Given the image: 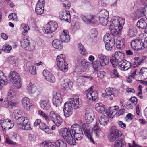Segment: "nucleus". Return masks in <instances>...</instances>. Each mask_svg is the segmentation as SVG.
<instances>
[{"instance_id":"680f3d73","label":"nucleus","mask_w":147,"mask_h":147,"mask_svg":"<svg viewBox=\"0 0 147 147\" xmlns=\"http://www.w3.org/2000/svg\"><path fill=\"white\" fill-rule=\"evenodd\" d=\"M66 141L68 144L71 145H74L76 144V141L71 135V136L69 137L66 140Z\"/></svg>"},{"instance_id":"8fccbe9b","label":"nucleus","mask_w":147,"mask_h":147,"mask_svg":"<svg viewBox=\"0 0 147 147\" xmlns=\"http://www.w3.org/2000/svg\"><path fill=\"white\" fill-rule=\"evenodd\" d=\"M108 18H98V20L97 21L96 20V22H97L98 23L103 26H105L107 24L108 22Z\"/></svg>"},{"instance_id":"603ef678","label":"nucleus","mask_w":147,"mask_h":147,"mask_svg":"<svg viewBox=\"0 0 147 147\" xmlns=\"http://www.w3.org/2000/svg\"><path fill=\"white\" fill-rule=\"evenodd\" d=\"M72 134L74 136V138L77 140H81L83 136L82 131H80V132H77Z\"/></svg>"},{"instance_id":"de8ad7c7","label":"nucleus","mask_w":147,"mask_h":147,"mask_svg":"<svg viewBox=\"0 0 147 147\" xmlns=\"http://www.w3.org/2000/svg\"><path fill=\"white\" fill-rule=\"evenodd\" d=\"M119 140H117L115 141L114 144L115 147H121L124 145V139L122 138H119Z\"/></svg>"},{"instance_id":"338daca9","label":"nucleus","mask_w":147,"mask_h":147,"mask_svg":"<svg viewBox=\"0 0 147 147\" xmlns=\"http://www.w3.org/2000/svg\"><path fill=\"white\" fill-rule=\"evenodd\" d=\"M8 18L9 20H12L15 21H17L18 20L17 16L15 13L9 14L8 16Z\"/></svg>"},{"instance_id":"c03bdc74","label":"nucleus","mask_w":147,"mask_h":147,"mask_svg":"<svg viewBox=\"0 0 147 147\" xmlns=\"http://www.w3.org/2000/svg\"><path fill=\"white\" fill-rule=\"evenodd\" d=\"M26 66L28 67V66L29 68L28 69L31 72V74L32 75H34L36 73V67L35 66L32 65L31 63L29 62L26 64Z\"/></svg>"},{"instance_id":"423d86ee","label":"nucleus","mask_w":147,"mask_h":147,"mask_svg":"<svg viewBox=\"0 0 147 147\" xmlns=\"http://www.w3.org/2000/svg\"><path fill=\"white\" fill-rule=\"evenodd\" d=\"M49 116L51 120L57 126H59L62 122V119L60 115L53 111H50Z\"/></svg>"},{"instance_id":"393cba45","label":"nucleus","mask_w":147,"mask_h":147,"mask_svg":"<svg viewBox=\"0 0 147 147\" xmlns=\"http://www.w3.org/2000/svg\"><path fill=\"white\" fill-rule=\"evenodd\" d=\"M137 26L140 28L145 29L147 26V18L140 19L137 22Z\"/></svg>"},{"instance_id":"774afa93","label":"nucleus","mask_w":147,"mask_h":147,"mask_svg":"<svg viewBox=\"0 0 147 147\" xmlns=\"http://www.w3.org/2000/svg\"><path fill=\"white\" fill-rule=\"evenodd\" d=\"M61 65V68H59V69L63 72L67 71L68 70V64L67 63H64L63 65Z\"/></svg>"},{"instance_id":"f8f14e48","label":"nucleus","mask_w":147,"mask_h":147,"mask_svg":"<svg viewBox=\"0 0 147 147\" xmlns=\"http://www.w3.org/2000/svg\"><path fill=\"white\" fill-rule=\"evenodd\" d=\"M93 88V86H92L87 90L86 96L88 99L95 101L98 98V94L96 91H92Z\"/></svg>"},{"instance_id":"49530a36","label":"nucleus","mask_w":147,"mask_h":147,"mask_svg":"<svg viewBox=\"0 0 147 147\" xmlns=\"http://www.w3.org/2000/svg\"><path fill=\"white\" fill-rule=\"evenodd\" d=\"M1 83L4 85H7V82L3 72L0 70V84Z\"/></svg>"},{"instance_id":"a19ab883","label":"nucleus","mask_w":147,"mask_h":147,"mask_svg":"<svg viewBox=\"0 0 147 147\" xmlns=\"http://www.w3.org/2000/svg\"><path fill=\"white\" fill-rule=\"evenodd\" d=\"M55 144L57 147H67L65 142L61 139L57 140Z\"/></svg>"},{"instance_id":"f03ea898","label":"nucleus","mask_w":147,"mask_h":147,"mask_svg":"<svg viewBox=\"0 0 147 147\" xmlns=\"http://www.w3.org/2000/svg\"><path fill=\"white\" fill-rule=\"evenodd\" d=\"M26 90L30 95L34 98L40 95L43 92V89L41 87L35 85L31 82L29 83L26 87Z\"/></svg>"},{"instance_id":"5701e85b","label":"nucleus","mask_w":147,"mask_h":147,"mask_svg":"<svg viewBox=\"0 0 147 147\" xmlns=\"http://www.w3.org/2000/svg\"><path fill=\"white\" fill-rule=\"evenodd\" d=\"M73 85V82L69 79H66L64 80L62 87L64 90L68 91L71 90Z\"/></svg>"},{"instance_id":"ddd939ff","label":"nucleus","mask_w":147,"mask_h":147,"mask_svg":"<svg viewBox=\"0 0 147 147\" xmlns=\"http://www.w3.org/2000/svg\"><path fill=\"white\" fill-rule=\"evenodd\" d=\"M22 104L23 107L28 111L34 107V105L30 100L27 97H23L21 100Z\"/></svg>"},{"instance_id":"412c9836","label":"nucleus","mask_w":147,"mask_h":147,"mask_svg":"<svg viewBox=\"0 0 147 147\" xmlns=\"http://www.w3.org/2000/svg\"><path fill=\"white\" fill-rule=\"evenodd\" d=\"M43 76L46 80L51 83H54L55 82V78L49 71L44 70L43 72Z\"/></svg>"},{"instance_id":"20e7f679","label":"nucleus","mask_w":147,"mask_h":147,"mask_svg":"<svg viewBox=\"0 0 147 147\" xmlns=\"http://www.w3.org/2000/svg\"><path fill=\"white\" fill-rule=\"evenodd\" d=\"M145 6L140 7L138 4H134L131 8V12H135L134 16L136 18H140L145 16Z\"/></svg>"},{"instance_id":"a211bd4d","label":"nucleus","mask_w":147,"mask_h":147,"mask_svg":"<svg viewBox=\"0 0 147 147\" xmlns=\"http://www.w3.org/2000/svg\"><path fill=\"white\" fill-rule=\"evenodd\" d=\"M44 0H38L36 6L35 11L38 15H41L44 12Z\"/></svg>"},{"instance_id":"69168bd1","label":"nucleus","mask_w":147,"mask_h":147,"mask_svg":"<svg viewBox=\"0 0 147 147\" xmlns=\"http://www.w3.org/2000/svg\"><path fill=\"white\" fill-rule=\"evenodd\" d=\"M144 59L143 58H141L139 60V61H134L133 63V67L135 68L141 64L143 62Z\"/></svg>"},{"instance_id":"052dcab7","label":"nucleus","mask_w":147,"mask_h":147,"mask_svg":"<svg viewBox=\"0 0 147 147\" xmlns=\"http://www.w3.org/2000/svg\"><path fill=\"white\" fill-rule=\"evenodd\" d=\"M38 113L40 115L45 118L47 122L50 121V119L49 117L42 111L41 110H39Z\"/></svg>"},{"instance_id":"1a4fd4ad","label":"nucleus","mask_w":147,"mask_h":147,"mask_svg":"<svg viewBox=\"0 0 147 147\" xmlns=\"http://www.w3.org/2000/svg\"><path fill=\"white\" fill-rule=\"evenodd\" d=\"M125 22V19L119 17H114L111 20V27H122Z\"/></svg>"},{"instance_id":"bb28decb","label":"nucleus","mask_w":147,"mask_h":147,"mask_svg":"<svg viewBox=\"0 0 147 147\" xmlns=\"http://www.w3.org/2000/svg\"><path fill=\"white\" fill-rule=\"evenodd\" d=\"M69 32L66 30H64L60 36V38L62 41H63L65 42H67L69 41L70 37L69 35Z\"/></svg>"},{"instance_id":"4468645a","label":"nucleus","mask_w":147,"mask_h":147,"mask_svg":"<svg viewBox=\"0 0 147 147\" xmlns=\"http://www.w3.org/2000/svg\"><path fill=\"white\" fill-rule=\"evenodd\" d=\"M57 24L55 22L51 21L47 24V28L45 33H51L55 31L58 27Z\"/></svg>"},{"instance_id":"5fc2aeb1","label":"nucleus","mask_w":147,"mask_h":147,"mask_svg":"<svg viewBox=\"0 0 147 147\" xmlns=\"http://www.w3.org/2000/svg\"><path fill=\"white\" fill-rule=\"evenodd\" d=\"M115 91V89L113 88L110 87L107 88L105 90V92L107 96H111L113 95Z\"/></svg>"},{"instance_id":"13d9d810","label":"nucleus","mask_w":147,"mask_h":147,"mask_svg":"<svg viewBox=\"0 0 147 147\" xmlns=\"http://www.w3.org/2000/svg\"><path fill=\"white\" fill-rule=\"evenodd\" d=\"M93 130L96 134V136L98 137L100 134V128L98 127L97 124L94 126Z\"/></svg>"},{"instance_id":"72a5a7b5","label":"nucleus","mask_w":147,"mask_h":147,"mask_svg":"<svg viewBox=\"0 0 147 147\" xmlns=\"http://www.w3.org/2000/svg\"><path fill=\"white\" fill-rule=\"evenodd\" d=\"M40 106L42 109L45 110L49 109L51 107L49 102L47 100H41Z\"/></svg>"},{"instance_id":"f257e3e1","label":"nucleus","mask_w":147,"mask_h":147,"mask_svg":"<svg viewBox=\"0 0 147 147\" xmlns=\"http://www.w3.org/2000/svg\"><path fill=\"white\" fill-rule=\"evenodd\" d=\"M70 102L65 103L64 105L63 112L64 116L66 117H69L73 113V107L74 109H77L80 108L82 105V102L77 95L70 98Z\"/></svg>"},{"instance_id":"473e14b6","label":"nucleus","mask_w":147,"mask_h":147,"mask_svg":"<svg viewBox=\"0 0 147 147\" xmlns=\"http://www.w3.org/2000/svg\"><path fill=\"white\" fill-rule=\"evenodd\" d=\"M96 110L98 112L103 113L106 112V109L105 105L101 103H97L95 105Z\"/></svg>"},{"instance_id":"58836bf2","label":"nucleus","mask_w":147,"mask_h":147,"mask_svg":"<svg viewBox=\"0 0 147 147\" xmlns=\"http://www.w3.org/2000/svg\"><path fill=\"white\" fill-rule=\"evenodd\" d=\"M71 129L72 131V134L82 131L80 126L77 124H73L71 127Z\"/></svg>"},{"instance_id":"6e6552de","label":"nucleus","mask_w":147,"mask_h":147,"mask_svg":"<svg viewBox=\"0 0 147 147\" xmlns=\"http://www.w3.org/2000/svg\"><path fill=\"white\" fill-rule=\"evenodd\" d=\"M9 76L10 80L14 82L16 87L18 88H20L21 87V79L18 74L16 71H13L10 73Z\"/></svg>"},{"instance_id":"09e8293b","label":"nucleus","mask_w":147,"mask_h":147,"mask_svg":"<svg viewBox=\"0 0 147 147\" xmlns=\"http://www.w3.org/2000/svg\"><path fill=\"white\" fill-rule=\"evenodd\" d=\"M8 62L12 64L14 66H17V64L18 63V59L16 57H10L8 58Z\"/></svg>"},{"instance_id":"f704fd0d","label":"nucleus","mask_w":147,"mask_h":147,"mask_svg":"<svg viewBox=\"0 0 147 147\" xmlns=\"http://www.w3.org/2000/svg\"><path fill=\"white\" fill-rule=\"evenodd\" d=\"M94 114L92 112L86 113L85 114V119L86 122L91 123L94 118Z\"/></svg>"},{"instance_id":"4d7b16f0","label":"nucleus","mask_w":147,"mask_h":147,"mask_svg":"<svg viewBox=\"0 0 147 147\" xmlns=\"http://www.w3.org/2000/svg\"><path fill=\"white\" fill-rule=\"evenodd\" d=\"M21 26L24 30V31H23L22 34L23 35L25 36L27 34L28 30H29L30 28L29 26L25 24H22Z\"/></svg>"},{"instance_id":"c756f323","label":"nucleus","mask_w":147,"mask_h":147,"mask_svg":"<svg viewBox=\"0 0 147 147\" xmlns=\"http://www.w3.org/2000/svg\"><path fill=\"white\" fill-rule=\"evenodd\" d=\"M90 64V63L85 59H82L80 61V65L84 72L88 70Z\"/></svg>"},{"instance_id":"0eeeda50","label":"nucleus","mask_w":147,"mask_h":147,"mask_svg":"<svg viewBox=\"0 0 147 147\" xmlns=\"http://www.w3.org/2000/svg\"><path fill=\"white\" fill-rule=\"evenodd\" d=\"M1 127L4 130L6 131L12 128L14 126L13 121L8 119H2L0 120Z\"/></svg>"},{"instance_id":"e433bc0d","label":"nucleus","mask_w":147,"mask_h":147,"mask_svg":"<svg viewBox=\"0 0 147 147\" xmlns=\"http://www.w3.org/2000/svg\"><path fill=\"white\" fill-rule=\"evenodd\" d=\"M136 75L145 79H147V68L144 67H142L139 73H138V74H136Z\"/></svg>"},{"instance_id":"9b49d317","label":"nucleus","mask_w":147,"mask_h":147,"mask_svg":"<svg viewBox=\"0 0 147 147\" xmlns=\"http://www.w3.org/2000/svg\"><path fill=\"white\" fill-rule=\"evenodd\" d=\"M80 17L82 20L87 24H94L96 22V18L94 15L82 14Z\"/></svg>"},{"instance_id":"7c9ffc66","label":"nucleus","mask_w":147,"mask_h":147,"mask_svg":"<svg viewBox=\"0 0 147 147\" xmlns=\"http://www.w3.org/2000/svg\"><path fill=\"white\" fill-rule=\"evenodd\" d=\"M17 91L15 88H11L9 91L8 94L7 99L12 100L16 96Z\"/></svg>"},{"instance_id":"9d476101","label":"nucleus","mask_w":147,"mask_h":147,"mask_svg":"<svg viewBox=\"0 0 147 147\" xmlns=\"http://www.w3.org/2000/svg\"><path fill=\"white\" fill-rule=\"evenodd\" d=\"M121 132L114 126L111 127L110 134L109 135V139L111 142H113L119 138Z\"/></svg>"},{"instance_id":"cd10ccee","label":"nucleus","mask_w":147,"mask_h":147,"mask_svg":"<svg viewBox=\"0 0 147 147\" xmlns=\"http://www.w3.org/2000/svg\"><path fill=\"white\" fill-rule=\"evenodd\" d=\"M118 109L119 107L117 106L110 107L107 114L108 116L110 118H113L117 113Z\"/></svg>"},{"instance_id":"6e6d98bb","label":"nucleus","mask_w":147,"mask_h":147,"mask_svg":"<svg viewBox=\"0 0 147 147\" xmlns=\"http://www.w3.org/2000/svg\"><path fill=\"white\" fill-rule=\"evenodd\" d=\"M20 113V111L18 109L15 110L12 114V118L13 119L17 120V122H18V119L20 117H18V115Z\"/></svg>"},{"instance_id":"a18cd8bd","label":"nucleus","mask_w":147,"mask_h":147,"mask_svg":"<svg viewBox=\"0 0 147 147\" xmlns=\"http://www.w3.org/2000/svg\"><path fill=\"white\" fill-rule=\"evenodd\" d=\"M137 33L136 29L134 28H130L127 32V35L130 37L135 36Z\"/></svg>"},{"instance_id":"0e129e2a","label":"nucleus","mask_w":147,"mask_h":147,"mask_svg":"<svg viewBox=\"0 0 147 147\" xmlns=\"http://www.w3.org/2000/svg\"><path fill=\"white\" fill-rule=\"evenodd\" d=\"M3 103L4 104H5V107L9 108H12L14 105V103L12 101H4Z\"/></svg>"},{"instance_id":"864d4df0","label":"nucleus","mask_w":147,"mask_h":147,"mask_svg":"<svg viewBox=\"0 0 147 147\" xmlns=\"http://www.w3.org/2000/svg\"><path fill=\"white\" fill-rule=\"evenodd\" d=\"M65 61V55L62 54L58 55L57 59V64L59 65L60 62Z\"/></svg>"},{"instance_id":"f3484780","label":"nucleus","mask_w":147,"mask_h":147,"mask_svg":"<svg viewBox=\"0 0 147 147\" xmlns=\"http://www.w3.org/2000/svg\"><path fill=\"white\" fill-rule=\"evenodd\" d=\"M122 27H111V34L110 37L115 40V37L119 36L121 34V30Z\"/></svg>"},{"instance_id":"7ed1b4c3","label":"nucleus","mask_w":147,"mask_h":147,"mask_svg":"<svg viewBox=\"0 0 147 147\" xmlns=\"http://www.w3.org/2000/svg\"><path fill=\"white\" fill-rule=\"evenodd\" d=\"M124 57V54L122 52L120 51H116L110 60L112 66L115 67L119 64L120 62L123 60Z\"/></svg>"},{"instance_id":"ea45409f","label":"nucleus","mask_w":147,"mask_h":147,"mask_svg":"<svg viewBox=\"0 0 147 147\" xmlns=\"http://www.w3.org/2000/svg\"><path fill=\"white\" fill-rule=\"evenodd\" d=\"M105 43L106 49L108 51L111 50L115 44V40L112 39L111 41H108Z\"/></svg>"},{"instance_id":"6ab92c4d","label":"nucleus","mask_w":147,"mask_h":147,"mask_svg":"<svg viewBox=\"0 0 147 147\" xmlns=\"http://www.w3.org/2000/svg\"><path fill=\"white\" fill-rule=\"evenodd\" d=\"M118 67L122 70H127L131 67V63L126 60L123 59L117 65Z\"/></svg>"},{"instance_id":"4c0bfd02","label":"nucleus","mask_w":147,"mask_h":147,"mask_svg":"<svg viewBox=\"0 0 147 147\" xmlns=\"http://www.w3.org/2000/svg\"><path fill=\"white\" fill-rule=\"evenodd\" d=\"M100 124L103 126L106 125L108 122V118L107 116L102 115L98 119Z\"/></svg>"},{"instance_id":"c9c22d12","label":"nucleus","mask_w":147,"mask_h":147,"mask_svg":"<svg viewBox=\"0 0 147 147\" xmlns=\"http://www.w3.org/2000/svg\"><path fill=\"white\" fill-rule=\"evenodd\" d=\"M106 65H103L102 63L99 61V60H96L93 63V67L94 70L98 71L102 67L105 66Z\"/></svg>"},{"instance_id":"b1692460","label":"nucleus","mask_w":147,"mask_h":147,"mask_svg":"<svg viewBox=\"0 0 147 147\" xmlns=\"http://www.w3.org/2000/svg\"><path fill=\"white\" fill-rule=\"evenodd\" d=\"M21 46L22 48L26 50H29L31 49L30 46V42L28 38H25L21 42Z\"/></svg>"},{"instance_id":"e2e57ef3","label":"nucleus","mask_w":147,"mask_h":147,"mask_svg":"<svg viewBox=\"0 0 147 147\" xmlns=\"http://www.w3.org/2000/svg\"><path fill=\"white\" fill-rule=\"evenodd\" d=\"M12 49V47L8 44H5L4 45L2 48V50L5 52L6 53L10 52V50Z\"/></svg>"},{"instance_id":"3c124183","label":"nucleus","mask_w":147,"mask_h":147,"mask_svg":"<svg viewBox=\"0 0 147 147\" xmlns=\"http://www.w3.org/2000/svg\"><path fill=\"white\" fill-rule=\"evenodd\" d=\"M78 47L80 53L82 55H86L87 54V52L84 47L83 45L81 43H79Z\"/></svg>"},{"instance_id":"2eb2a0df","label":"nucleus","mask_w":147,"mask_h":147,"mask_svg":"<svg viewBox=\"0 0 147 147\" xmlns=\"http://www.w3.org/2000/svg\"><path fill=\"white\" fill-rule=\"evenodd\" d=\"M53 102L56 107L59 106L62 102L61 95L59 92L54 91L53 92Z\"/></svg>"},{"instance_id":"39448f33","label":"nucleus","mask_w":147,"mask_h":147,"mask_svg":"<svg viewBox=\"0 0 147 147\" xmlns=\"http://www.w3.org/2000/svg\"><path fill=\"white\" fill-rule=\"evenodd\" d=\"M28 122L29 120L26 117L22 116L18 119L17 124L19 128L29 130L31 129V127Z\"/></svg>"},{"instance_id":"dca6fc26","label":"nucleus","mask_w":147,"mask_h":147,"mask_svg":"<svg viewBox=\"0 0 147 147\" xmlns=\"http://www.w3.org/2000/svg\"><path fill=\"white\" fill-rule=\"evenodd\" d=\"M59 17L61 20L65 21L70 23L71 22V18L70 12L66 10H62L59 13Z\"/></svg>"},{"instance_id":"37998d69","label":"nucleus","mask_w":147,"mask_h":147,"mask_svg":"<svg viewBox=\"0 0 147 147\" xmlns=\"http://www.w3.org/2000/svg\"><path fill=\"white\" fill-rule=\"evenodd\" d=\"M109 16L108 11L105 9H102L98 14V18H108Z\"/></svg>"},{"instance_id":"79ce46f5","label":"nucleus","mask_w":147,"mask_h":147,"mask_svg":"<svg viewBox=\"0 0 147 147\" xmlns=\"http://www.w3.org/2000/svg\"><path fill=\"white\" fill-rule=\"evenodd\" d=\"M85 134L87 137L90 140V141L94 144V141L91 137V131L89 128H86L84 130Z\"/></svg>"},{"instance_id":"a878e982","label":"nucleus","mask_w":147,"mask_h":147,"mask_svg":"<svg viewBox=\"0 0 147 147\" xmlns=\"http://www.w3.org/2000/svg\"><path fill=\"white\" fill-rule=\"evenodd\" d=\"M53 46L55 49H61L63 47V41L59 39H55L52 42Z\"/></svg>"},{"instance_id":"aec40b11","label":"nucleus","mask_w":147,"mask_h":147,"mask_svg":"<svg viewBox=\"0 0 147 147\" xmlns=\"http://www.w3.org/2000/svg\"><path fill=\"white\" fill-rule=\"evenodd\" d=\"M142 41L140 40H134L131 41V45L133 49L135 50L143 49Z\"/></svg>"},{"instance_id":"c85d7f7f","label":"nucleus","mask_w":147,"mask_h":147,"mask_svg":"<svg viewBox=\"0 0 147 147\" xmlns=\"http://www.w3.org/2000/svg\"><path fill=\"white\" fill-rule=\"evenodd\" d=\"M99 61L102 63L103 65H107L109 63V60L107 57L102 54L100 53L98 55Z\"/></svg>"},{"instance_id":"bf43d9fd","label":"nucleus","mask_w":147,"mask_h":147,"mask_svg":"<svg viewBox=\"0 0 147 147\" xmlns=\"http://www.w3.org/2000/svg\"><path fill=\"white\" fill-rule=\"evenodd\" d=\"M98 32L95 29H92L90 33V37L92 39H94L98 35Z\"/></svg>"},{"instance_id":"4be33fe9","label":"nucleus","mask_w":147,"mask_h":147,"mask_svg":"<svg viewBox=\"0 0 147 147\" xmlns=\"http://www.w3.org/2000/svg\"><path fill=\"white\" fill-rule=\"evenodd\" d=\"M115 43L117 48L119 49H122L125 47V40L121 37H119L117 38Z\"/></svg>"},{"instance_id":"2f4dec72","label":"nucleus","mask_w":147,"mask_h":147,"mask_svg":"<svg viewBox=\"0 0 147 147\" xmlns=\"http://www.w3.org/2000/svg\"><path fill=\"white\" fill-rule=\"evenodd\" d=\"M61 134L62 137L65 139L66 140L69 137L71 136L72 135L70 130L67 128H64L62 129Z\"/></svg>"}]
</instances>
